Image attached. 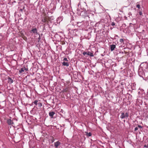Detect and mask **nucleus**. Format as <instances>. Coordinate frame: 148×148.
I'll return each mask as SVG.
<instances>
[{"instance_id": "14", "label": "nucleus", "mask_w": 148, "mask_h": 148, "mask_svg": "<svg viewBox=\"0 0 148 148\" xmlns=\"http://www.w3.org/2000/svg\"><path fill=\"white\" fill-rule=\"evenodd\" d=\"M86 135L87 136H90L92 135V134L91 132H90L88 133L87 132L86 133Z\"/></svg>"}, {"instance_id": "7", "label": "nucleus", "mask_w": 148, "mask_h": 148, "mask_svg": "<svg viewBox=\"0 0 148 148\" xmlns=\"http://www.w3.org/2000/svg\"><path fill=\"white\" fill-rule=\"evenodd\" d=\"M7 123L9 125H12L14 124V123L10 119H8L7 120Z\"/></svg>"}, {"instance_id": "30", "label": "nucleus", "mask_w": 148, "mask_h": 148, "mask_svg": "<svg viewBox=\"0 0 148 148\" xmlns=\"http://www.w3.org/2000/svg\"><path fill=\"white\" fill-rule=\"evenodd\" d=\"M147 146L148 147V144H147Z\"/></svg>"}, {"instance_id": "16", "label": "nucleus", "mask_w": 148, "mask_h": 148, "mask_svg": "<svg viewBox=\"0 0 148 148\" xmlns=\"http://www.w3.org/2000/svg\"><path fill=\"white\" fill-rule=\"evenodd\" d=\"M38 102V100H36L34 101V103L35 105H37L38 104V103H37Z\"/></svg>"}, {"instance_id": "29", "label": "nucleus", "mask_w": 148, "mask_h": 148, "mask_svg": "<svg viewBox=\"0 0 148 148\" xmlns=\"http://www.w3.org/2000/svg\"><path fill=\"white\" fill-rule=\"evenodd\" d=\"M25 70H26V71H27V70H28L26 68V69H25Z\"/></svg>"}, {"instance_id": "28", "label": "nucleus", "mask_w": 148, "mask_h": 148, "mask_svg": "<svg viewBox=\"0 0 148 148\" xmlns=\"http://www.w3.org/2000/svg\"><path fill=\"white\" fill-rule=\"evenodd\" d=\"M54 141V140L53 139V140H51V142L52 143Z\"/></svg>"}, {"instance_id": "2", "label": "nucleus", "mask_w": 148, "mask_h": 148, "mask_svg": "<svg viewBox=\"0 0 148 148\" xmlns=\"http://www.w3.org/2000/svg\"><path fill=\"white\" fill-rule=\"evenodd\" d=\"M146 72L143 71V70L139 67L138 70V74L139 76L143 77L145 76V73Z\"/></svg>"}, {"instance_id": "1", "label": "nucleus", "mask_w": 148, "mask_h": 148, "mask_svg": "<svg viewBox=\"0 0 148 148\" xmlns=\"http://www.w3.org/2000/svg\"><path fill=\"white\" fill-rule=\"evenodd\" d=\"M139 67L143 69V71L147 72L148 68V64L146 62L142 63Z\"/></svg>"}, {"instance_id": "9", "label": "nucleus", "mask_w": 148, "mask_h": 148, "mask_svg": "<svg viewBox=\"0 0 148 148\" xmlns=\"http://www.w3.org/2000/svg\"><path fill=\"white\" fill-rule=\"evenodd\" d=\"M55 114V112L53 111L50 112L49 113V115L50 116L52 117Z\"/></svg>"}, {"instance_id": "18", "label": "nucleus", "mask_w": 148, "mask_h": 148, "mask_svg": "<svg viewBox=\"0 0 148 148\" xmlns=\"http://www.w3.org/2000/svg\"><path fill=\"white\" fill-rule=\"evenodd\" d=\"M136 7L137 8H138L139 9L140 8V5L139 4H137L136 5Z\"/></svg>"}, {"instance_id": "8", "label": "nucleus", "mask_w": 148, "mask_h": 148, "mask_svg": "<svg viewBox=\"0 0 148 148\" xmlns=\"http://www.w3.org/2000/svg\"><path fill=\"white\" fill-rule=\"evenodd\" d=\"M60 144V143L58 141L54 143V146L56 148H57Z\"/></svg>"}, {"instance_id": "12", "label": "nucleus", "mask_w": 148, "mask_h": 148, "mask_svg": "<svg viewBox=\"0 0 148 148\" xmlns=\"http://www.w3.org/2000/svg\"><path fill=\"white\" fill-rule=\"evenodd\" d=\"M8 82L9 83L11 84L13 82V81L10 77H9L8 78Z\"/></svg>"}, {"instance_id": "3", "label": "nucleus", "mask_w": 148, "mask_h": 148, "mask_svg": "<svg viewBox=\"0 0 148 148\" xmlns=\"http://www.w3.org/2000/svg\"><path fill=\"white\" fill-rule=\"evenodd\" d=\"M129 116V114L127 112L125 113L123 112H121V115L120 116V117L122 119H123L124 118L127 119Z\"/></svg>"}, {"instance_id": "11", "label": "nucleus", "mask_w": 148, "mask_h": 148, "mask_svg": "<svg viewBox=\"0 0 148 148\" xmlns=\"http://www.w3.org/2000/svg\"><path fill=\"white\" fill-rule=\"evenodd\" d=\"M25 69H26V68H25V67L21 68V69L19 70V73H22L24 71V70H25Z\"/></svg>"}, {"instance_id": "4", "label": "nucleus", "mask_w": 148, "mask_h": 148, "mask_svg": "<svg viewBox=\"0 0 148 148\" xmlns=\"http://www.w3.org/2000/svg\"><path fill=\"white\" fill-rule=\"evenodd\" d=\"M82 54L86 57H87V56H93V53L90 52H84Z\"/></svg>"}, {"instance_id": "22", "label": "nucleus", "mask_w": 148, "mask_h": 148, "mask_svg": "<svg viewBox=\"0 0 148 148\" xmlns=\"http://www.w3.org/2000/svg\"><path fill=\"white\" fill-rule=\"evenodd\" d=\"M63 60L66 61H68V60L67 59V58H64Z\"/></svg>"}, {"instance_id": "10", "label": "nucleus", "mask_w": 148, "mask_h": 148, "mask_svg": "<svg viewBox=\"0 0 148 148\" xmlns=\"http://www.w3.org/2000/svg\"><path fill=\"white\" fill-rule=\"evenodd\" d=\"M62 64L64 66H68L69 65V63L67 62H63L62 63Z\"/></svg>"}, {"instance_id": "5", "label": "nucleus", "mask_w": 148, "mask_h": 148, "mask_svg": "<svg viewBox=\"0 0 148 148\" xmlns=\"http://www.w3.org/2000/svg\"><path fill=\"white\" fill-rule=\"evenodd\" d=\"M110 47L111 51H112L115 49V48H116V46L115 45L112 44L110 45Z\"/></svg>"}, {"instance_id": "17", "label": "nucleus", "mask_w": 148, "mask_h": 148, "mask_svg": "<svg viewBox=\"0 0 148 148\" xmlns=\"http://www.w3.org/2000/svg\"><path fill=\"white\" fill-rule=\"evenodd\" d=\"M119 41L121 43H124V40L123 39H120L119 40Z\"/></svg>"}, {"instance_id": "6", "label": "nucleus", "mask_w": 148, "mask_h": 148, "mask_svg": "<svg viewBox=\"0 0 148 148\" xmlns=\"http://www.w3.org/2000/svg\"><path fill=\"white\" fill-rule=\"evenodd\" d=\"M30 32L31 33H32L35 34H38L37 30L36 28L33 29L32 30H31V31H30Z\"/></svg>"}, {"instance_id": "21", "label": "nucleus", "mask_w": 148, "mask_h": 148, "mask_svg": "<svg viewBox=\"0 0 148 148\" xmlns=\"http://www.w3.org/2000/svg\"><path fill=\"white\" fill-rule=\"evenodd\" d=\"M111 25H112L114 26L115 25V23L114 22H112Z\"/></svg>"}, {"instance_id": "24", "label": "nucleus", "mask_w": 148, "mask_h": 148, "mask_svg": "<svg viewBox=\"0 0 148 148\" xmlns=\"http://www.w3.org/2000/svg\"><path fill=\"white\" fill-rule=\"evenodd\" d=\"M24 8H25L24 7H23V9H20V11L21 12H22L23 11V10Z\"/></svg>"}, {"instance_id": "19", "label": "nucleus", "mask_w": 148, "mask_h": 148, "mask_svg": "<svg viewBox=\"0 0 148 148\" xmlns=\"http://www.w3.org/2000/svg\"><path fill=\"white\" fill-rule=\"evenodd\" d=\"M38 42H39V41L40 40V34L39 35V37L38 38Z\"/></svg>"}, {"instance_id": "26", "label": "nucleus", "mask_w": 148, "mask_h": 148, "mask_svg": "<svg viewBox=\"0 0 148 148\" xmlns=\"http://www.w3.org/2000/svg\"><path fill=\"white\" fill-rule=\"evenodd\" d=\"M67 91V90L66 89H64L63 90V92H65Z\"/></svg>"}, {"instance_id": "13", "label": "nucleus", "mask_w": 148, "mask_h": 148, "mask_svg": "<svg viewBox=\"0 0 148 148\" xmlns=\"http://www.w3.org/2000/svg\"><path fill=\"white\" fill-rule=\"evenodd\" d=\"M41 21L43 22L46 23L47 21V18H44L42 19Z\"/></svg>"}, {"instance_id": "20", "label": "nucleus", "mask_w": 148, "mask_h": 148, "mask_svg": "<svg viewBox=\"0 0 148 148\" xmlns=\"http://www.w3.org/2000/svg\"><path fill=\"white\" fill-rule=\"evenodd\" d=\"M138 127H136L135 128V129H134V130L135 131H136L137 130H138Z\"/></svg>"}, {"instance_id": "25", "label": "nucleus", "mask_w": 148, "mask_h": 148, "mask_svg": "<svg viewBox=\"0 0 148 148\" xmlns=\"http://www.w3.org/2000/svg\"><path fill=\"white\" fill-rule=\"evenodd\" d=\"M139 14H140V15H142V12H141V11H140V12H139Z\"/></svg>"}, {"instance_id": "15", "label": "nucleus", "mask_w": 148, "mask_h": 148, "mask_svg": "<svg viewBox=\"0 0 148 148\" xmlns=\"http://www.w3.org/2000/svg\"><path fill=\"white\" fill-rule=\"evenodd\" d=\"M37 105L39 107L42 106V103L40 102L38 103L37 104Z\"/></svg>"}, {"instance_id": "23", "label": "nucleus", "mask_w": 148, "mask_h": 148, "mask_svg": "<svg viewBox=\"0 0 148 148\" xmlns=\"http://www.w3.org/2000/svg\"><path fill=\"white\" fill-rule=\"evenodd\" d=\"M138 127L139 128H143V127L141 126L140 125H138Z\"/></svg>"}, {"instance_id": "27", "label": "nucleus", "mask_w": 148, "mask_h": 148, "mask_svg": "<svg viewBox=\"0 0 148 148\" xmlns=\"http://www.w3.org/2000/svg\"><path fill=\"white\" fill-rule=\"evenodd\" d=\"M148 147V146H147V145H144V147Z\"/></svg>"}]
</instances>
